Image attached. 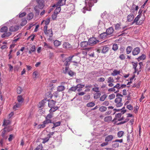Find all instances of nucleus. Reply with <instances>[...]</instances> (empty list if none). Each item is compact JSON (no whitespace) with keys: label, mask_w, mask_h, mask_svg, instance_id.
<instances>
[{"label":"nucleus","mask_w":150,"mask_h":150,"mask_svg":"<svg viewBox=\"0 0 150 150\" xmlns=\"http://www.w3.org/2000/svg\"><path fill=\"white\" fill-rule=\"evenodd\" d=\"M53 116V113L50 112L45 117V120L42 122V124L38 125V128H43L46 126V125L52 123V120L51 119Z\"/></svg>","instance_id":"obj_1"},{"label":"nucleus","mask_w":150,"mask_h":150,"mask_svg":"<svg viewBox=\"0 0 150 150\" xmlns=\"http://www.w3.org/2000/svg\"><path fill=\"white\" fill-rule=\"evenodd\" d=\"M123 96L120 93H118L116 95L117 98L115 100L114 102L115 106L117 107H120L122 106L123 105L122 101V97Z\"/></svg>","instance_id":"obj_2"},{"label":"nucleus","mask_w":150,"mask_h":150,"mask_svg":"<svg viewBox=\"0 0 150 150\" xmlns=\"http://www.w3.org/2000/svg\"><path fill=\"white\" fill-rule=\"evenodd\" d=\"M38 6H36L34 8V9L36 12L39 14L40 11L39 8L40 9H42L45 6L44 4V1L43 0H36Z\"/></svg>","instance_id":"obj_3"},{"label":"nucleus","mask_w":150,"mask_h":150,"mask_svg":"<svg viewBox=\"0 0 150 150\" xmlns=\"http://www.w3.org/2000/svg\"><path fill=\"white\" fill-rule=\"evenodd\" d=\"M126 111V110H122L121 111V113L117 114L115 115V117L114 120H117V121H120L123 120V116L122 117V115L124 114Z\"/></svg>","instance_id":"obj_4"},{"label":"nucleus","mask_w":150,"mask_h":150,"mask_svg":"<svg viewBox=\"0 0 150 150\" xmlns=\"http://www.w3.org/2000/svg\"><path fill=\"white\" fill-rule=\"evenodd\" d=\"M141 15L139 14L134 19L132 23H136L137 25H141L143 23L144 19H142V20H140L139 21V18H141Z\"/></svg>","instance_id":"obj_5"},{"label":"nucleus","mask_w":150,"mask_h":150,"mask_svg":"<svg viewBox=\"0 0 150 150\" xmlns=\"http://www.w3.org/2000/svg\"><path fill=\"white\" fill-rule=\"evenodd\" d=\"M98 42L97 39L94 38L92 37L90 38L88 40V43L89 45H93L96 44Z\"/></svg>","instance_id":"obj_6"},{"label":"nucleus","mask_w":150,"mask_h":150,"mask_svg":"<svg viewBox=\"0 0 150 150\" xmlns=\"http://www.w3.org/2000/svg\"><path fill=\"white\" fill-rule=\"evenodd\" d=\"M6 131H7L8 132L10 131V130H8L7 128L5 127L4 129V130L2 132L1 134L2 137H3L4 139H6L8 138Z\"/></svg>","instance_id":"obj_7"},{"label":"nucleus","mask_w":150,"mask_h":150,"mask_svg":"<svg viewBox=\"0 0 150 150\" xmlns=\"http://www.w3.org/2000/svg\"><path fill=\"white\" fill-rule=\"evenodd\" d=\"M65 83V82H62L61 83V84L62 85L63 83ZM65 89V87L64 86L62 85L58 86L57 88V91L55 92V93L57 94L58 93V92H62Z\"/></svg>","instance_id":"obj_8"},{"label":"nucleus","mask_w":150,"mask_h":150,"mask_svg":"<svg viewBox=\"0 0 150 150\" xmlns=\"http://www.w3.org/2000/svg\"><path fill=\"white\" fill-rule=\"evenodd\" d=\"M139 9L138 6H136L134 4H133L130 9L131 13L134 14L135 11H137Z\"/></svg>","instance_id":"obj_9"},{"label":"nucleus","mask_w":150,"mask_h":150,"mask_svg":"<svg viewBox=\"0 0 150 150\" xmlns=\"http://www.w3.org/2000/svg\"><path fill=\"white\" fill-rule=\"evenodd\" d=\"M97 0H86L85 3H88V5L90 7H91L93 5L94 3L97 2Z\"/></svg>","instance_id":"obj_10"},{"label":"nucleus","mask_w":150,"mask_h":150,"mask_svg":"<svg viewBox=\"0 0 150 150\" xmlns=\"http://www.w3.org/2000/svg\"><path fill=\"white\" fill-rule=\"evenodd\" d=\"M134 17V14L131 13L127 16V21L128 22H131L133 20Z\"/></svg>","instance_id":"obj_11"},{"label":"nucleus","mask_w":150,"mask_h":150,"mask_svg":"<svg viewBox=\"0 0 150 150\" xmlns=\"http://www.w3.org/2000/svg\"><path fill=\"white\" fill-rule=\"evenodd\" d=\"M140 50L139 47H137L134 48L132 51V54L133 55H137L140 52Z\"/></svg>","instance_id":"obj_12"},{"label":"nucleus","mask_w":150,"mask_h":150,"mask_svg":"<svg viewBox=\"0 0 150 150\" xmlns=\"http://www.w3.org/2000/svg\"><path fill=\"white\" fill-rule=\"evenodd\" d=\"M114 138V136L112 135H110L107 136L105 139V142H108L111 141Z\"/></svg>","instance_id":"obj_13"},{"label":"nucleus","mask_w":150,"mask_h":150,"mask_svg":"<svg viewBox=\"0 0 150 150\" xmlns=\"http://www.w3.org/2000/svg\"><path fill=\"white\" fill-rule=\"evenodd\" d=\"M44 33L47 36L49 37H51L52 36V32L51 29H50L46 31V32H44Z\"/></svg>","instance_id":"obj_14"},{"label":"nucleus","mask_w":150,"mask_h":150,"mask_svg":"<svg viewBox=\"0 0 150 150\" xmlns=\"http://www.w3.org/2000/svg\"><path fill=\"white\" fill-rule=\"evenodd\" d=\"M114 29L112 27H110L108 28L106 30V33L108 35H110L112 33Z\"/></svg>","instance_id":"obj_15"},{"label":"nucleus","mask_w":150,"mask_h":150,"mask_svg":"<svg viewBox=\"0 0 150 150\" xmlns=\"http://www.w3.org/2000/svg\"><path fill=\"white\" fill-rule=\"evenodd\" d=\"M19 29V27L18 26H11L10 28V30L11 32L16 31Z\"/></svg>","instance_id":"obj_16"},{"label":"nucleus","mask_w":150,"mask_h":150,"mask_svg":"<svg viewBox=\"0 0 150 150\" xmlns=\"http://www.w3.org/2000/svg\"><path fill=\"white\" fill-rule=\"evenodd\" d=\"M63 47L66 49H69L71 47V45L68 42H65L63 45Z\"/></svg>","instance_id":"obj_17"},{"label":"nucleus","mask_w":150,"mask_h":150,"mask_svg":"<svg viewBox=\"0 0 150 150\" xmlns=\"http://www.w3.org/2000/svg\"><path fill=\"white\" fill-rule=\"evenodd\" d=\"M55 102L53 100H50L48 101V105L50 107L54 106L55 105Z\"/></svg>","instance_id":"obj_18"},{"label":"nucleus","mask_w":150,"mask_h":150,"mask_svg":"<svg viewBox=\"0 0 150 150\" xmlns=\"http://www.w3.org/2000/svg\"><path fill=\"white\" fill-rule=\"evenodd\" d=\"M17 100L18 103H22L24 101V99L21 96H19L17 97Z\"/></svg>","instance_id":"obj_19"},{"label":"nucleus","mask_w":150,"mask_h":150,"mask_svg":"<svg viewBox=\"0 0 150 150\" xmlns=\"http://www.w3.org/2000/svg\"><path fill=\"white\" fill-rule=\"evenodd\" d=\"M36 48L35 47V45H33L30 48V50L29 51V53L30 54H32V52H34L35 51Z\"/></svg>","instance_id":"obj_20"},{"label":"nucleus","mask_w":150,"mask_h":150,"mask_svg":"<svg viewBox=\"0 0 150 150\" xmlns=\"http://www.w3.org/2000/svg\"><path fill=\"white\" fill-rule=\"evenodd\" d=\"M120 71H118L117 70H114L113 72L111 73V75L112 76H115L119 74L120 73Z\"/></svg>","instance_id":"obj_21"},{"label":"nucleus","mask_w":150,"mask_h":150,"mask_svg":"<svg viewBox=\"0 0 150 150\" xmlns=\"http://www.w3.org/2000/svg\"><path fill=\"white\" fill-rule=\"evenodd\" d=\"M65 0H59L57 4V6H63L65 4Z\"/></svg>","instance_id":"obj_22"},{"label":"nucleus","mask_w":150,"mask_h":150,"mask_svg":"<svg viewBox=\"0 0 150 150\" xmlns=\"http://www.w3.org/2000/svg\"><path fill=\"white\" fill-rule=\"evenodd\" d=\"M74 57L73 59V62L75 63H77L78 62H79V60L80 59V57L77 55H74Z\"/></svg>","instance_id":"obj_23"},{"label":"nucleus","mask_w":150,"mask_h":150,"mask_svg":"<svg viewBox=\"0 0 150 150\" xmlns=\"http://www.w3.org/2000/svg\"><path fill=\"white\" fill-rule=\"evenodd\" d=\"M88 42H87L84 41L81 42L80 45L83 48H85L88 45Z\"/></svg>","instance_id":"obj_24"},{"label":"nucleus","mask_w":150,"mask_h":150,"mask_svg":"<svg viewBox=\"0 0 150 150\" xmlns=\"http://www.w3.org/2000/svg\"><path fill=\"white\" fill-rule=\"evenodd\" d=\"M109 47L107 46H104L103 47L102 52L103 53H105L108 51Z\"/></svg>","instance_id":"obj_25"},{"label":"nucleus","mask_w":150,"mask_h":150,"mask_svg":"<svg viewBox=\"0 0 150 150\" xmlns=\"http://www.w3.org/2000/svg\"><path fill=\"white\" fill-rule=\"evenodd\" d=\"M33 13H30L28 15L27 18L28 20H30L33 18Z\"/></svg>","instance_id":"obj_26"},{"label":"nucleus","mask_w":150,"mask_h":150,"mask_svg":"<svg viewBox=\"0 0 150 150\" xmlns=\"http://www.w3.org/2000/svg\"><path fill=\"white\" fill-rule=\"evenodd\" d=\"M21 103H17L15 105L13 106V110H16L17 108H19L21 107Z\"/></svg>","instance_id":"obj_27"},{"label":"nucleus","mask_w":150,"mask_h":150,"mask_svg":"<svg viewBox=\"0 0 150 150\" xmlns=\"http://www.w3.org/2000/svg\"><path fill=\"white\" fill-rule=\"evenodd\" d=\"M51 109L49 110L50 112L53 113V112L57 110L58 108L57 107H51Z\"/></svg>","instance_id":"obj_28"},{"label":"nucleus","mask_w":150,"mask_h":150,"mask_svg":"<svg viewBox=\"0 0 150 150\" xmlns=\"http://www.w3.org/2000/svg\"><path fill=\"white\" fill-rule=\"evenodd\" d=\"M108 35L106 32L101 34H100V36L101 38L105 39L107 37Z\"/></svg>","instance_id":"obj_29"},{"label":"nucleus","mask_w":150,"mask_h":150,"mask_svg":"<svg viewBox=\"0 0 150 150\" xmlns=\"http://www.w3.org/2000/svg\"><path fill=\"white\" fill-rule=\"evenodd\" d=\"M47 101L48 100H42L40 102V107H41L44 106L45 105V103L47 102Z\"/></svg>","instance_id":"obj_30"},{"label":"nucleus","mask_w":150,"mask_h":150,"mask_svg":"<svg viewBox=\"0 0 150 150\" xmlns=\"http://www.w3.org/2000/svg\"><path fill=\"white\" fill-rule=\"evenodd\" d=\"M107 109L106 107L102 106L99 108V110L101 112H104L106 111L107 110Z\"/></svg>","instance_id":"obj_31"},{"label":"nucleus","mask_w":150,"mask_h":150,"mask_svg":"<svg viewBox=\"0 0 150 150\" xmlns=\"http://www.w3.org/2000/svg\"><path fill=\"white\" fill-rule=\"evenodd\" d=\"M95 105V103L93 102L88 103L86 104V106L87 107H91L94 106Z\"/></svg>","instance_id":"obj_32"},{"label":"nucleus","mask_w":150,"mask_h":150,"mask_svg":"<svg viewBox=\"0 0 150 150\" xmlns=\"http://www.w3.org/2000/svg\"><path fill=\"white\" fill-rule=\"evenodd\" d=\"M61 10V8L59 7L56 8L54 11V14L57 15Z\"/></svg>","instance_id":"obj_33"},{"label":"nucleus","mask_w":150,"mask_h":150,"mask_svg":"<svg viewBox=\"0 0 150 150\" xmlns=\"http://www.w3.org/2000/svg\"><path fill=\"white\" fill-rule=\"evenodd\" d=\"M112 120V117L111 116H108L104 118V121L105 122H109Z\"/></svg>","instance_id":"obj_34"},{"label":"nucleus","mask_w":150,"mask_h":150,"mask_svg":"<svg viewBox=\"0 0 150 150\" xmlns=\"http://www.w3.org/2000/svg\"><path fill=\"white\" fill-rule=\"evenodd\" d=\"M120 23H117L115 25V30H118L121 28L120 26L121 25Z\"/></svg>","instance_id":"obj_35"},{"label":"nucleus","mask_w":150,"mask_h":150,"mask_svg":"<svg viewBox=\"0 0 150 150\" xmlns=\"http://www.w3.org/2000/svg\"><path fill=\"white\" fill-rule=\"evenodd\" d=\"M77 89L76 86L74 87H71L69 90V92H71V91H75Z\"/></svg>","instance_id":"obj_36"},{"label":"nucleus","mask_w":150,"mask_h":150,"mask_svg":"<svg viewBox=\"0 0 150 150\" xmlns=\"http://www.w3.org/2000/svg\"><path fill=\"white\" fill-rule=\"evenodd\" d=\"M54 43L55 46L58 47L61 45V42L58 40H56L54 42Z\"/></svg>","instance_id":"obj_37"},{"label":"nucleus","mask_w":150,"mask_h":150,"mask_svg":"<svg viewBox=\"0 0 150 150\" xmlns=\"http://www.w3.org/2000/svg\"><path fill=\"white\" fill-rule=\"evenodd\" d=\"M132 50V48L131 46H128L126 49L127 54H129Z\"/></svg>","instance_id":"obj_38"},{"label":"nucleus","mask_w":150,"mask_h":150,"mask_svg":"<svg viewBox=\"0 0 150 150\" xmlns=\"http://www.w3.org/2000/svg\"><path fill=\"white\" fill-rule=\"evenodd\" d=\"M8 28L7 27L4 26L2 27L0 29L1 32H7Z\"/></svg>","instance_id":"obj_39"},{"label":"nucleus","mask_w":150,"mask_h":150,"mask_svg":"<svg viewBox=\"0 0 150 150\" xmlns=\"http://www.w3.org/2000/svg\"><path fill=\"white\" fill-rule=\"evenodd\" d=\"M124 133V132L122 131L118 132L117 134L118 137L119 138L122 137Z\"/></svg>","instance_id":"obj_40"},{"label":"nucleus","mask_w":150,"mask_h":150,"mask_svg":"<svg viewBox=\"0 0 150 150\" xmlns=\"http://www.w3.org/2000/svg\"><path fill=\"white\" fill-rule=\"evenodd\" d=\"M53 127L52 128H54L55 127L58 126L60 125L61 124V122H53Z\"/></svg>","instance_id":"obj_41"},{"label":"nucleus","mask_w":150,"mask_h":150,"mask_svg":"<svg viewBox=\"0 0 150 150\" xmlns=\"http://www.w3.org/2000/svg\"><path fill=\"white\" fill-rule=\"evenodd\" d=\"M118 49V46L116 44H114L113 45L112 50L114 51L117 50Z\"/></svg>","instance_id":"obj_42"},{"label":"nucleus","mask_w":150,"mask_h":150,"mask_svg":"<svg viewBox=\"0 0 150 150\" xmlns=\"http://www.w3.org/2000/svg\"><path fill=\"white\" fill-rule=\"evenodd\" d=\"M44 47L45 48H49L52 49V47L50 46V44H47L46 42H44Z\"/></svg>","instance_id":"obj_43"},{"label":"nucleus","mask_w":150,"mask_h":150,"mask_svg":"<svg viewBox=\"0 0 150 150\" xmlns=\"http://www.w3.org/2000/svg\"><path fill=\"white\" fill-rule=\"evenodd\" d=\"M107 96L105 94L102 95L100 98V100L101 101H104L107 97Z\"/></svg>","instance_id":"obj_44"},{"label":"nucleus","mask_w":150,"mask_h":150,"mask_svg":"<svg viewBox=\"0 0 150 150\" xmlns=\"http://www.w3.org/2000/svg\"><path fill=\"white\" fill-rule=\"evenodd\" d=\"M92 87V85H89L88 86H86L85 87V88H86L85 90V92H88L90 91V88Z\"/></svg>","instance_id":"obj_45"},{"label":"nucleus","mask_w":150,"mask_h":150,"mask_svg":"<svg viewBox=\"0 0 150 150\" xmlns=\"http://www.w3.org/2000/svg\"><path fill=\"white\" fill-rule=\"evenodd\" d=\"M101 95V94L100 93H96L94 95V98L95 99H97L99 98L100 96Z\"/></svg>","instance_id":"obj_46"},{"label":"nucleus","mask_w":150,"mask_h":150,"mask_svg":"<svg viewBox=\"0 0 150 150\" xmlns=\"http://www.w3.org/2000/svg\"><path fill=\"white\" fill-rule=\"evenodd\" d=\"M42 144H40L34 150H42Z\"/></svg>","instance_id":"obj_47"},{"label":"nucleus","mask_w":150,"mask_h":150,"mask_svg":"<svg viewBox=\"0 0 150 150\" xmlns=\"http://www.w3.org/2000/svg\"><path fill=\"white\" fill-rule=\"evenodd\" d=\"M146 58V56L144 54H142L141 56L139 57L138 58V59L139 61L140 60H143L144 59Z\"/></svg>","instance_id":"obj_48"},{"label":"nucleus","mask_w":150,"mask_h":150,"mask_svg":"<svg viewBox=\"0 0 150 150\" xmlns=\"http://www.w3.org/2000/svg\"><path fill=\"white\" fill-rule=\"evenodd\" d=\"M108 83H113L114 82V80L112 77H110L108 78Z\"/></svg>","instance_id":"obj_49"},{"label":"nucleus","mask_w":150,"mask_h":150,"mask_svg":"<svg viewBox=\"0 0 150 150\" xmlns=\"http://www.w3.org/2000/svg\"><path fill=\"white\" fill-rule=\"evenodd\" d=\"M74 57V55H72L71 56L68 57L66 58V61L67 62H70L72 60V59Z\"/></svg>","instance_id":"obj_50"},{"label":"nucleus","mask_w":150,"mask_h":150,"mask_svg":"<svg viewBox=\"0 0 150 150\" xmlns=\"http://www.w3.org/2000/svg\"><path fill=\"white\" fill-rule=\"evenodd\" d=\"M108 91L109 92H114L115 93H116L119 92V90L117 91H116V90L113 87V88H109L108 89Z\"/></svg>","instance_id":"obj_51"},{"label":"nucleus","mask_w":150,"mask_h":150,"mask_svg":"<svg viewBox=\"0 0 150 150\" xmlns=\"http://www.w3.org/2000/svg\"><path fill=\"white\" fill-rule=\"evenodd\" d=\"M119 146V144L117 142H114V143L112 144V147L113 148H118Z\"/></svg>","instance_id":"obj_52"},{"label":"nucleus","mask_w":150,"mask_h":150,"mask_svg":"<svg viewBox=\"0 0 150 150\" xmlns=\"http://www.w3.org/2000/svg\"><path fill=\"white\" fill-rule=\"evenodd\" d=\"M27 23V21L25 19L22 20V22L21 23V26H23L25 25Z\"/></svg>","instance_id":"obj_53"},{"label":"nucleus","mask_w":150,"mask_h":150,"mask_svg":"<svg viewBox=\"0 0 150 150\" xmlns=\"http://www.w3.org/2000/svg\"><path fill=\"white\" fill-rule=\"evenodd\" d=\"M115 97V95L114 94H112L110 95L108 97V98L109 99L111 100H112Z\"/></svg>","instance_id":"obj_54"},{"label":"nucleus","mask_w":150,"mask_h":150,"mask_svg":"<svg viewBox=\"0 0 150 150\" xmlns=\"http://www.w3.org/2000/svg\"><path fill=\"white\" fill-rule=\"evenodd\" d=\"M54 53L52 52H50L48 56V57L50 59H52L54 57Z\"/></svg>","instance_id":"obj_55"},{"label":"nucleus","mask_w":150,"mask_h":150,"mask_svg":"<svg viewBox=\"0 0 150 150\" xmlns=\"http://www.w3.org/2000/svg\"><path fill=\"white\" fill-rule=\"evenodd\" d=\"M10 123V121L9 120H4L3 125H7Z\"/></svg>","instance_id":"obj_56"},{"label":"nucleus","mask_w":150,"mask_h":150,"mask_svg":"<svg viewBox=\"0 0 150 150\" xmlns=\"http://www.w3.org/2000/svg\"><path fill=\"white\" fill-rule=\"evenodd\" d=\"M38 72L37 71H35L33 73V78L36 79L37 78V76L38 75Z\"/></svg>","instance_id":"obj_57"},{"label":"nucleus","mask_w":150,"mask_h":150,"mask_svg":"<svg viewBox=\"0 0 150 150\" xmlns=\"http://www.w3.org/2000/svg\"><path fill=\"white\" fill-rule=\"evenodd\" d=\"M132 65L133 66V68L134 69L135 71L136 72L137 70L136 69V67L137 66V64L133 62L132 63Z\"/></svg>","instance_id":"obj_58"},{"label":"nucleus","mask_w":150,"mask_h":150,"mask_svg":"<svg viewBox=\"0 0 150 150\" xmlns=\"http://www.w3.org/2000/svg\"><path fill=\"white\" fill-rule=\"evenodd\" d=\"M22 90L21 88L20 87L18 86L17 87V92L19 94H20L21 93Z\"/></svg>","instance_id":"obj_59"},{"label":"nucleus","mask_w":150,"mask_h":150,"mask_svg":"<svg viewBox=\"0 0 150 150\" xmlns=\"http://www.w3.org/2000/svg\"><path fill=\"white\" fill-rule=\"evenodd\" d=\"M90 96L89 95H87L83 96V99L85 100H88L90 99Z\"/></svg>","instance_id":"obj_60"},{"label":"nucleus","mask_w":150,"mask_h":150,"mask_svg":"<svg viewBox=\"0 0 150 150\" xmlns=\"http://www.w3.org/2000/svg\"><path fill=\"white\" fill-rule=\"evenodd\" d=\"M115 88H116L119 90L120 89V85L119 83H118L116 85L113 86Z\"/></svg>","instance_id":"obj_61"},{"label":"nucleus","mask_w":150,"mask_h":150,"mask_svg":"<svg viewBox=\"0 0 150 150\" xmlns=\"http://www.w3.org/2000/svg\"><path fill=\"white\" fill-rule=\"evenodd\" d=\"M85 86L84 85H82L81 84H78L76 86V87L77 88V89L78 88H83Z\"/></svg>","instance_id":"obj_62"},{"label":"nucleus","mask_w":150,"mask_h":150,"mask_svg":"<svg viewBox=\"0 0 150 150\" xmlns=\"http://www.w3.org/2000/svg\"><path fill=\"white\" fill-rule=\"evenodd\" d=\"M105 79L103 77H100L98 80V81L100 82H103L105 81Z\"/></svg>","instance_id":"obj_63"},{"label":"nucleus","mask_w":150,"mask_h":150,"mask_svg":"<svg viewBox=\"0 0 150 150\" xmlns=\"http://www.w3.org/2000/svg\"><path fill=\"white\" fill-rule=\"evenodd\" d=\"M119 57L122 60H124L125 59V57L124 54H121L120 55Z\"/></svg>","instance_id":"obj_64"}]
</instances>
